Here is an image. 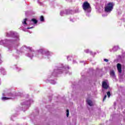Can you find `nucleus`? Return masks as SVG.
I'll use <instances>...</instances> for the list:
<instances>
[{
    "label": "nucleus",
    "mask_w": 125,
    "mask_h": 125,
    "mask_svg": "<svg viewBox=\"0 0 125 125\" xmlns=\"http://www.w3.org/2000/svg\"><path fill=\"white\" fill-rule=\"evenodd\" d=\"M6 37L8 38H13L12 40L5 39L4 40H0V45L7 46L8 52H10L12 49H14L15 47H13L12 43L19 42V34L15 31H11L6 33Z\"/></svg>",
    "instance_id": "f257e3e1"
},
{
    "label": "nucleus",
    "mask_w": 125,
    "mask_h": 125,
    "mask_svg": "<svg viewBox=\"0 0 125 125\" xmlns=\"http://www.w3.org/2000/svg\"><path fill=\"white\" fill-rule=\"evenodd\" d=\"M5 96H8L9 97H3L2 98V100H3V101H5V100H8V99H11L12 97H14V96H15L14 94L11 93V92H7L5 94Z\"/></svg>",
    "instance_id": "423d86ee"
},
{
    "label": "nucleus",
    "mask_w": 125,
    "mask_h": 125,
    "mask_svg": "<svg viewBox=\"0 0 125 125\" xmlns=\"http://www.w3.org/2000/svg\"><path fill=\"white\" fill-rule=\"evenodd\" d=\"M34 27L32 26L31 27H27V29H33Z\"/></svg>",
    "instance_id": "a878e982"
},
{
    "label": "nucleus",
    "mask_w": 125,
    "mask_h": 125,
    "mask_svg": "<svg viewBox=\"0 0 125 125\" xmlns=\"http://www.w3.org/2000/svg\"><path fill=\"white\" fill-rule=\"evenodd\" d=\"M27 20H28L27 19H24L22 21V25L24 26V27H26V26L28 25V24H27Z\"/></svg>",
    "instance_id": "9b49d317"
},
{
    "label": "nucleus",
    "mask_w": 125,
    "mask_h": 125,
    "mask_svg": "<svg viewBox=\"0 0 125 125\" xmlns=\"http://www.w3.org/2000/svg\"><path fill=\"white\" fill-rule=\"evenodd\" d=\"M104 61L105 62H108V61H109V60L107 59H104Z\"/></svg>",
    "instance_id": "4be33fe9"
},
{
    "label": "nucleus",
    "mask_w": 125,
    "mask_h": 125,
    "mask_svg": "<svg viewBox=\"0 0 125 125\" xmlns=\"http://www.w3.org/2000/svg\"><path fill=\"white\" fill-rule=\"evenodd\" d=\"M102 87L104 89H108V88H109V85H108L107 82L104 81L102 83Z\"/></svg>",
    "instance_id": "1a4fd4ad"
},
{
    "label": "nucleus",
    "mask_w": 125,
    "mask_h": 125,
    "mask_svg": "<svg viewBox=\"0 0 125 125\" xmlns=\"http://www.w3.org/2000/svg\"><path fill=\"white\" fill-rule=\"evenodd\" d=\"M117 70L120 74H122V64L121 63H117Z\"/></svg>",
    "instance_id": "9d476101"
},
{
    "label": "nucleus",
    "mask_w": 125,
    "mask_h": 125,
    "mask_svg": "<svg viewBox=\"0 0 125 125\" xmlns=\"http://www.w3.org/2000/svg\"><path fill=\"white\" fill-rule=\"evenodd\" d=\"M38 55H36V57H39L40 59H46L49 58V56H51V53L48 51H43V49H40L37 51Z\"/></svg>",
    "instance_id": "7ed1b4c3"
},
{
    "label": "nucleus",
    "mask_w": 125,
    "mask_h": 125,
    "mask_svg": "<svg viewBox=\"0 0 125 125\" xmlns=\"http://www.w3.org/2000/svg\"><path fill=\"white\" fill-rule=\"evenodd\" d=\"M15 66H16V69H17V70L18 71H20V70H21V68H20L17 67L16 65H15Z\"/></svg>",
    "instance_id": "412c9836"
},
{
    "label": "nucleus",
    "mask_w": 125,
    "mask_h": 125,
    "mask_svg": "<svg viewBox=\"0 0 125 125\" xmlns=\"http://www.w3.org/2000/svg\"><path fill=\"white\" fill-rule=\"evenodd\" d=\"M69 109L66 110V117L68 118L69 117Z\"/></svg>",
    "instance_id": "6ab92c4d"
},
{
    "label": "nucleus",
    "mask_w": 125,
    "mask_h": 125,
    "mask_svg": "<svg viewBox=\"0 0 125 125\" xmlns=\"http://www.w3.org/2000/svg\"><path fill=\"white\" fill-rule=\"evenodd\" d=\"M29 51L28 53L25 54V56L29 57L32 59L34 56V54H36L37 52H35L33 49L30 47H27L25 45L23 46L20 49L21 52H24L25 51Z\"/></svg>",
    "instance_id": "f03ea898"
},
{
    "label": "nucleus",
    "mask_w": 125,
    "mask_h": 125,
    "mask_svg": "<svg viewBox=\"0 0 125 125\" xmlns=\"http://www.w3.org/2000/svg\"><path fill=\"white\" fill-rule=\"evenodd\" d=\"M63 73V64H61V66H59L57 68H56L54 70V71L52 72L51 77H48L49 79L52 78V79H54L55 77H57V75L59 74H62Z\"/></svg>",
    "instance_id": "20e7f679"
},
{
    "label": "nucleus",
    "mask_w": 125,
    "mask_h": 125,
    "mask_svg": "<svg viewBox=\"0 0 125 125\" xmlns=\"http://www.w3.org/2000/svg\"><path fill=\"white\" fill-rule=\"evenodd\" d=\"M33 23H34V24H37L38 23V21L35 19H32L30 21V24L31 25L33 24Z\"/></svg>",
    "instance_id": "ddd939ff"
},
{
    "label": "nucleus",
    "mask_w": 125,
    "mask_h": 125,
    "mask_svg": "<svg viewBox=\"0 0 125 125\" xmlns=\"http://www.w3.org/2000/svg\"><path fill=\"white\" fill-rule=\"evenodd\" d=\"M110 75L111 76V77H115V71H114V70L110 71Z\"/></svg>",
    "instance_id": "2eb2a0df"
},
{
    "label": "nucleus",
    "mask_w": 125,
    "mask_h": 125,
    "mask_svg": "<svg viewBox=\"0 0 125 125\" xmlns=\"http://www.w3.org/2000/svg\"><path fill=\"white\" fill-rule=\"evenodd\" d=\"M33 102H34V101H33V100H30L29 101L25 102L24 103H23L22 104V106H23L22 107H24V108H25V109H28V108H29V106H30L31 104L33 103Z\"/></svg>",
    "instance_id": "6e6552de"
},
{
    "label": "nucleus",
    "mask_w": 125,
    "mask_h": 125,
    "mask_svg": "<svg viewBox=\"0 0 125 125\" xmlns=\"http://www.w3.org/2000/svg\"><path fill=\"white\" fill-rule=\"evenodd\" d=\"M114 2H108L104 7V11L105 12H111L113 10L114 8Z\"/></svg>",
    "instance_id": "39448f33"
},
{
    "label": "nucleus",
    "mask_w": 125,
    "mask_h": 125,
    "mask_svg": "<svg viewBox=\"0 0 125 125\" xmlns=\"http://www.w3.org/2000/svg\"><path fill=\"white\" fill-rule=\"evenodd\" d=\"M115 48H118V47H117V46H114L113 48V50H115Z\"/></svg>",
    "instance_id": "393cba45"
},
{
    "label": "nucleus",
    "mask_w": 125,
    "mask_h": 125,
    "mask_svg": "<svg viewBox=\"0 0 125 125\" xmlns=\"http://www.w3.org/2000/svg\"><path fill=\"white\" fill-rule=\"evenodd\" d=\"M106 98H107V95H104V99L103 100V101H105V100H106Z\"/></svg>",
    "instance_id": "aec40b11"
},
{
    "label": "nucleus",
    "mask_w": 125,
    "mask_h": 125,
    "mask_svg": "<svg viewBox=\"0 0 125 125\" xmlns=\"http://www.w3.org/2000/svg\"><path fill=\"white\" fill-rule=\"evenodd\" d=\"M0 58H1V56L0 55V64H1V63H2V61H1V60H0Z\"/></svg>",
    "instance_id": "b1692460"
},
{
    "label": "nucleus",
    "mask_w": 125,
    "mask_h": 125,
    "mask_svg": "<svg viewBox=\"0 0 125 125\" xmlns=\"http://www.w3.org/2000/svg\"><path fill=\"white\" fill-rule=\"evenodd\" d=\"M106 94L107 95L108 98H110V97H111V92L110 91H108L107 92H106Z\"/></svg>",
    "instance_id": "f3484780"
},
{
    "label": "nucleus",
    "mask_w": 125,
    "mask_h": 125,
    "mask_svg": "<svg viewBox=\"0 0 125 125\" xmlns=\"http://www.w3.org/2000/svg\"><path fill=\"white\" fill-rule=\"evenodd\" d=\"M50 83H52V84H55V83H56V82L51 79L50 81Z\"/></svg>",
    "instance_id": "dca6fc26"
},
{
    "label": "nucleus",
    "mask_w": 125,
    "mask_h": 125,
    "mask_svg": "<svg viewBox=\"0 0 125 125\" xmlns=\"http://www.w3.org/2000/svg\"><path fill=\"white\" fill-rule=\"evenodd\" d=\"M0 71L2 75H5L6 74V72H5L4 68L2 67L0 68Z\"/></svg>",
    "instance_id": "4468645a"
},
{
    "label": "nucleus",
    "mask_w": 125,
    "mask_h": 125,
    "mask_svg": "<svg viewBox=\"0 0 125 125\" xmlns=\"http://www.w3.org/2000/svg\"><path fill=\"white\" fill-rule=\"evenodd\" d=\"M38 3H42L41 2H40V1H38Z\"/></svg>",
    "instance_id": "bb28decb"
},
{
    "label": "nucleus",
    "mask_w": 125,
    "mask_h": 125,
    "mask_svg": "<svg viewBox=\"0 0 125 125\" xmlns=\"http://www.w3.org/2000/svg\"><path fill=\"white\" fill-rule=\"evenodd\" d=\"M69 57H67V59H69Z\"/></svg>",
    "instance_id": "c85d7f7f"
},
{
    "label": "nucleus",
    "mask_w": 125,
    "mask_h": 125,
    "mask_svg": "<svg viewBox=\"0 0 125 125\" xmlns=\"http://www.w3.org/2000/svg\"><path fill=\"white\" fill-rule=\"evenodd\" d=\"M17 53H19V52L18 51H17Z\"/></svg>",
    "instance_id": "cd10ccee"
},
{
    "label": "nucleus",
    "mask_w": 125,
    "mask_h": 125,
    "mask_svg": "<svg viewBox=\"0 0 125 125\" xmlns=\"http://www.w3.org/2000/svg\"><path fill=\"white\" fill-rule=\"evenodd\" d=\"M82 7L85 11L86 10H87V9H90V8H91V7L90 6V4L88 3L87 1H85L83 3V4L82 5Z\"/></svg>",
    "instance_id": "0eeeda50"
},
{
    "label": "nucleus",
    "mask_w": 125,
    "mask_h": 125,
    "mask_svg": "<svg viewBox=\"0 0 125 125\" xmlns=\"http://www.w3.org/2000/svg\"><path fill=\"white\" fill-rule=\"evenodd\" d=\"M88 12H90V11H88Z\"/></svg>",
    "instance_id": "c756f323"
},
{
    "label": "nucleus",
    "mask_w": 125,
    "mask_h": 125,
    "mask_svg": "<svg viewBox=\"0 0 125 125\" xmlns=\"http://www.w3.org/2000/svg\"><path fill=\"white\" fill-rule=\"evenodd\" d=\"M86 102L88 104V105H89V106H90L91 107V106H93V103H92V101L89 99H87L86 100Z\"/></svg>",
    "instance_id": "f8f14e48"
},
{
    "label": "nucleus",
    "mask_w": 125,
    "mask_h": 125,
    "mask_svg": "<svg viewBox=\"0 0 125 125\" xmlns=\"http://www.w3.org/2000/svg\"><path fill=\"white\" fill-rule=\"evenodd\" d=\"M60 15H61V16H63V12L61 11L60 12Z\"/></svg>",
    "instance_id": "5701e85b"
},
{
    "label": "nucleus",
    "mask_w": 125,
    "mask_h": 125,
    "mask_svg": "<svg viewBox=\"0 0 125 125\" xmlns=\"http://www.w3.org/2000/svg\"><path fill=\"white\" fill-rule=\"evenodd\" d=\"M40 21H41V22H43V21H44V18H43V16H42L40 17Z\"/></svg>",
    "instance_id": "a211bd4d"
}]
</instances>
